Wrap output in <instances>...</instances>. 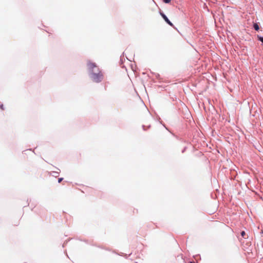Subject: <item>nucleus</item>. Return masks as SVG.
Listing matches in <instances>:
<instances>
[{"label": "nucleus", "mask_w": 263, "mask_h": 263, "mask_svg": "<svg viewBox=\"0 0 263 263\" xmlns=\"http://www.w3.org/2000/svg\"><path fill=\"white\" fill-rule=\"evenodd\" d=\"M88 67L90 71V74L91 79L96 82H99L102 79V74L100 73L99 68L92 63H88Z\"/></svg>", "instance_id": "f257e3e1"}, {"label": "nucleus", "mask_w": 263, "mask_h": 263, "mask_svg": "<svg viewBox=\"0 0 263 263\" xmlns=\"http://www.w3.org/2000/svg\"><path fill=\"white\" fill-rule=\"evenodd\" d=\"M162 17L164 18V20L165 21V22L171 26H173V24L170 21V20L168 19V18L166 16V15L163 13L161 14Z\"/></svg>", "instance_id": "f03ea898"}, {"label": "nucleus", "mask_w": 263, "mask_h": 263, "mask_svg": "<svg viewBox=\"0 0 263 263\" xmlns=\"http://www.w3.org/2000/svg\"><path fill=\"white\" fill-rule=\"evenodd\" d=\"M253 26H254V29L256 30H259V26L257 24H254Z\"/></svg>", "instance_id": "7ed1b4c3"}, {"label": "nucleus", "mask_w": 263, "mask_h": 263, "mask_svg": "<svg viewBox=\"0 0 263 263\" xmlns=\"http://www.w3.org/2000/svg\"><path fill=\"white\" fill-rule=\"evenodd\" d=\"M258 40L263 43V37L258 36Z\"/></svg>", "instance_id": "20e7f679"}, {"label": "nucleus", "mask_w": 263, "mask_h": 263, "mask_svg": "<svg viewBox=\"0 0 263 263\" xmlns=\"http://www.w3.org/2000/svg\"><path fill=\"white\" fill-rule=\"evenodd\" d=\"M171 0H164V2L165 3H169L171 2Z\"/></svg>", "instance_id": "39448f33"}, {"label": "nucleus", "mask_w": 263, "mask_h": 263, "mask_svg": "<svg viewBox=\"0 0 263 263\" xmlns=\"http://www.w3.org/2000/svg\"><path fill=\"white\" fill-rule=\"evenodd\" d=\"M241 235L242 237H244L245 235V232L244 231H242L241 233Z\"/></svg>", "instance_id": "423d86ee"}, {"label": "nucleus", "mask_w": 263, "mask_h": 263, "mask_svg": "<svg viewBox=\"0 0 263 263\" xmlns=\"http://www.w3.org/2000/svg\"><path fill=\"white\" fill-rule=\"evenodd\" d=\"M63 180V178H59V182H61L62 181V180Z\"/></svg>", "instance_id": "0eeeda50"}, {"label": "nucleus", "mask_w": 263, "mask_h": 263, "mask_svg": "<svg viewBox=\"0 0 263 263\" xmlns=\"http://www.w3.org/2000/svg\"><path fill=\"white\" fill-rule=\"evenodd\" d=\"M1 107L2 109H3V106L2 105L1 106Z\"/></svg>", "instance_id": "6e6552de"}, {"label": "nucleus", "mask_w": 263, "mask_h": 263, "mask_svg": "<svg viewBox=\"0 0 263 263\" xmlns=\"http://www.w3.org/2000/svg\"><path fill=\"white\" fill-rule=\"evenodd\" d=\"M190 263H193V262H191Z\"/></svg>", "instance_id": "1a4fd4ad"}]
</instances>
